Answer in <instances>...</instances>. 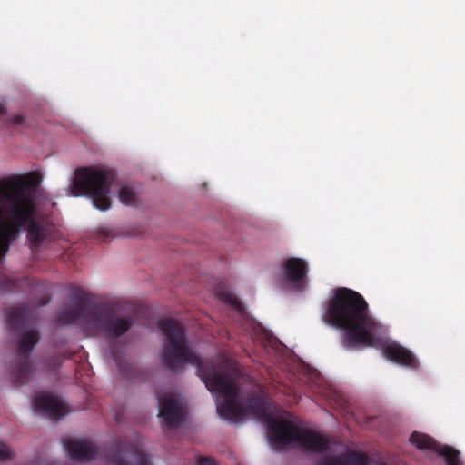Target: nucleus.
Wrapping results in <instances>:
<instances>
[{"label":"nucleus","mask_w":465,"mask_h":465,"mask_svg":"<svg viewBox=\"0 0 465 465\" xmlns=\"http://www.w3.org/2000/svg\"><path fill=\"white\" fill-rule=\"evenodd\" d=\"M158 326L165 336L162 362L172 371L179 370L185 363L196 364L198 375L217 398V411L222 417L232 422L241 421L249 415L269 418L270 408L266 401L261 397H243L238 379L228 371V366L200 361L189 348L180 322L167 319L160 321Z\"/></svg>","instance_id":"nucleus-1"},{"label":"nucleus","mask_w":465,"mask_h":465,"mask_svg":"<svg viewBox=\"0 0 465 465\" xmlns=\"http://www.w3.org/2000/svg\"><path fill=\"white\" fill-rule=\"evenodd\" d=\"M326 313L327 323L345 331L347 348L381 345L388 359L409 367L417 366L411 351L396 342L382 341V327L368 314V304L360 293L348 288L337 289Z\"/></svg>","instance_id":"nucleus-2"},{"label":"nucleus","mask_w":465,"mask_h":465,"mask_svg":"<svg viewBox=\"0 0 465 465\" xmlns=\"http://www.w3.org/2000/svg\"><path fill=\"white\" fill-rule=\"evenodd\" d=\"M25 224L32 248L39 246L52 232V223L38 214L35 205H0V258Z\"/></svg>","instance_id":"nucleus-3"},{"label":"nucleus","mask_w":465,"mask_h":465,"mask_svg":"<svg viewBox=\"0 0 465 465\" xmlns=\"http://www.w3.org/2000/svg\"><path fill=\"white\" fill-rule=\"evenodd\" d=\"M39 171L0 177V203H55L42 187Z\"/></svg>","instance_id":"nucleus-4"},{"label":"nucleus","mask_w":465,"mask_h":465,"mask_svg":"<svg viewBox=\"0 0 465 465\" xmlns=\"http://www.w3.org/2000/svg\"><path fill=\"white\" fill-rule=\"evenodd\" d=\"M268 438L277 445L296 443L302 450L315 453L324 452L330 443L323 434L300 430L287 419L270 420Z\"/></svg>","instance_id":"nucleus-5"},{"label":"nucleus","mask_w":465,"mask_h":465,"mask_svg":"<svg viewBox=\"0 0 465 465\" xmlns=\"http://www.w3.org/2000/svg\"><path fill=\"white\" fill-rule=\"evenodd\" d=\"M110 185L108 173L98 167H78L69 186L72 196H87L93 203H111L109 200Z\"/></svg>","instance_id":"nucleus-6"},{"label":"nucleus","mask_w":465,"mask_h":465,"mask_svg":"<svg viewBox=\"0 0 465 465\" xmlns=\"http://www.w3.org/2000/svg\"><path fill=\"white\" fill-rule=\"evenodd\" d=\"M158 416L170 429L182 425L186 420L185 405L172 392L158 396Z\"/></svg>","instance_id":"nucleus-7"},{"label":"nucleus","mask_w":465,"mask_h":465,"mask_svg":"<svg viewBox=\"0 0 465 465\" xmlns=\"http://www.w3.org/2000/svg\"><path fill=\"white\" fill-rule=\"evenodd\" d=\"M132 325L133 320L130 317L122 318L105 313H92L85 323V327L90 330H101L114 337L125 333Z\"/></svg>","instance_id":"nucleus-8"},{"label":"nucleus","mask_w":465,"mask_h":465,"mask_svg":"<svg viewBox=\"0 0 465 465\" xmlns=\"http://www.w3.org/2000/svg\"><path fill=\"white\" fill-rule=\"evenodd\" d=\"M410 442L420 450H429L444 457L448 465H460L459 451L449 446H440L431 437L420 432H413Z\"/></svg>","instance_id":"nucleus-9"},{"label":"nucleus","mask_w":465,"mask_h":465,"mask_svg":"<svg viewBox=\"0 0 465 465\" xmlns=\"http://www.w3.org/2000/svg\"><path fill=\"white\" fill-rule=\"evenodd\" d=\"M35 408L44 411L50 418L56 419L64 416L68 410L64 403L56 396L40 394L34 400Z\"/></svg>","instance_id":"nucleus-10"},{"label":"nucleus","mask_w":465,"mask_h":465,"mask_svg":"<svg viewBox=\"0 0 465 465\" xmlns=\"http://www.w3.org/2000/svg\"><path fill=\"white\" fill-rule=\"evenodd\" d=\"M64 444L70 458L77 461L90 460L96 454L94 446L87 440H68Z\"/></svg>","instance_id":"nucleus-11"},{"label":"nucleus","mask_w":465,"mask_h":465,"mask_svg":"<svg viewBox=\"0 0 465 465\" xmlns=\"http://www.w3.org/2000/svg\"><path fill=\"white\" fill-rule=\"evenodd\" d=\"M284 273L287 281L291 282H302L307 273V264L301 258H289L283 263Z\"/></svg>","instance_id":"nucleus-12"},{"label":"nucleus","mask_w":465,"mask_h":465,"mask_svg":"<svg viewBox=\"0 0 465 465\" xmlns=\"http://www.w3.org/2000/svg\"><path fill=\"white\" fill-rule=\"evenodd\" d=\"M38 341L39 334L35 330L29 329L23 331L17 340V351L19 356L26 360Z\"/></svg>","instance_id":"nucleus-13"},{"label":"nucleus","mask_w":465,"mask_h":465,"mask_svg":"<svg viewBox=\"0 0 465 465\" xmlns=\"http://www.w3.org/2000/svg\"><path fill=\"white\" fill-rule=\"evenodd\" d=\"M118 198L122 203H135L138 200V191L135 184L124 183L120 185Z\"/></svg>","instance_id":"nucleus-14"},{"label":"nucleus","mask_w":465,"mask_h":465,"mask_svg":"<svg viewBox=\"0 0 465 465\" xmlns=\"http://www.w3.org/2000/svg\"><path fill=\"white\" fill-rule=\"evenodd\" d=\"M113 462L114 465H149L146 456L141 453L124 454L123 458H114Z\"/></svg>","instance_id":"nucleus-15"},{"label":"nucleus","mask_w":465,"mask_h":465,"mask_svg":"<svg viewBox=\"0 0 465 465\" xmlns=\"http://www.w3.org/2000/svg\"><path fill=\"white\" fill-rule=\"evenodd\" d=\"M215 295L225 303L231 305L232 308L242 312L243 308L240 301L232 292L224 288H218L215 290Z\"/></svg>","instance_id":"nucleus-16"},{"label":"nucleus","mask_w":465,"mask_h":465,"mask_svg":"<svg viewBox=\"0 0 465 465\" xmlns=\"http://www.w3.org/2000/svg\"><path fill=\"white\" fill-rule=\"evenodd\" d=\"M84 312L85 307L83 304L78 303L62 313L61 322L64 324L75 322L82 315H84Z\"/></svg>","instance_id":"nucleus-17"},{"label":"nucleus","mask_w":465,"mask_h":465,"mask_svg":"<svg viewBox=\"0 0 465 465\" xmlns=\"http://www.w3.org/2000/svg\"><path fill=\"white\" fill-rule=\"evenodd\" d=\"M337 460H341V465H367L366 456L355 452H348L345 455L337 456Z\"/></svg>","instance_id":"nucleus-18"},{"label":"nucleus","mask_w":465,"mask_h":465,"mask_svg":"<svg viewBox=\"0 0 465 465\" xmlns=\"http://www.w3.org/2000/svg\"><path fill=\"white\" fill-rule=\"evenodd\" d=\"M14 458V451L4 442L0 441V462H7Z\"/></svg>","instance_id":"nucleus-19"},{"label":"nucleus","mask_w":465,"mask_h":465,"mask_svg":"<svg viewBox=\"0 0 465 465\" xmlns=\"http://www.w3.org/2000/svg\"><path fill=\"white\" fill-rule=\"evenodd\" d=\"M30 372H31L30 364H29V362L25 361L19 367H17V369L15 371V375L18 379H24V378L27 377L30 374Z\"/></svg>","instance_id":"nucleus-20"},{"label":"nucleus","mask_w":465,"mask_h":465,"mask_svg":"<svg viewBox=\"0 0 465 465\" xmlns=\"http://www.w3.org/2000/svg\"><path fill=\"white\" fill-rule=\"evenodd\" d=\"M26 313L25 308L19 306L14 308L9 314L10 322L15 324L19 319L23 318V316Z\"/></svg>","instance_id":"nucleus-21"},{"label":"nucleus","mask_w":465,"mask_h":465,"mask_svg":"<svg viewBox=\"0 0 465 465\" xmlns=\"http://www.w3.org/2000/svg\"><path fill=\"white\" fill-rule=\"evenodd\" d=\"M317 465H341V460H337V457H323Z\"/></svg>","instance_id":"nucleus-22"},{"label":"nucleus","mask_w":465,"mask_h":465,"mask_svg":"<svg viewBox=\"0 0 465 465\" xmlns=\"http://www.w3.org/2000/svg\"><path fill=\"white\" fill-rule=\"evenodd\" d=\"M10 123L13 126L24 125L25 118L22 114H15L10 118Z\"/></svg>","instance_id":"nucleus-23"},{"label":"nucleus","mask_w":465,"mask_h":465,"mask_svg":"<svg viewBox=\"0 0 465 465\" xmlns=\"http://www.w3.org/2000/svg\"><path fill=\"white\" fill-rule=\"evenodd\" d=\"M200 465H215L214 461L210 458H199L198 460Z\"/></svg>","instance_id":"nucleus-24"},{"label":"nucleus","mask_w":465,"mask_h":465,"mask_svg":"<svg viewBox=\"0 0 465 465\" xmlns=\"http://www.w3.org/2000/svg\"><path fill=\"white\" fill-rule=\"evenodd\" d=\"M7 112L5 106L4 104H0V115L5 114Z\"/></svg>","instance_id":"nucleus-25"},{"label":"nucleus","mask_w":465,"mask_h":465,"mask_svg":"<svg viewBox=\"0 0 465 465\" xmlns=\"http://www.w3.org/2000/svg\"><path fill=\"white\" fill-rule=\"evenodd\" d=\"M110 205H102V204H99V205H96V207L101 210V211H106L108 209Z\"/></svg>","instance_id":"nucleus-26"},{"label":"nucleus","mask_w":465,"mask_h":465,"mask_svg":"<svg viewBox=\"0 0 465 465\" xmlns=\"http://www.w3.org/2000/svg\"><path fill=\"white\" fill-rule=\"evenodd\" d=\"M206 187H207V183H203L202 184V188H203V190H205V189H206Z\"/></svg>","instance_id":"nucleus-27"}]
</instances>
